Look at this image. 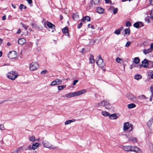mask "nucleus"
I'll return each instance as SVG.
<instances>
[{
    "label": "nucleus",
    "mask_w": 153,
    "mask_h": 153,
    "mask_svg": "<svg viewBox=\"0 0 153 153\" xmlns=\"http://www.w3.org/2000/svg\"><path fill=\"white\" fill-rule=\"evenodd\" d=\"M86 90L84 89L75 92H71L65 95L66 97L70 98L72 97L79 96L85 93Z\"/></svg>",
    "instance_id": "f257e3e1"
},
{
    "label": "nucleus",
    "mask_w": 153,
    "mask_h": 153,
    "mask_svg": "<svg viewBox=\"0 0 153 153\" xmlns=\"http://www.w3.org/2000/svg\"><path fill=\"white\" fill-rule=\"evenodd\" d=\"M97 106L102 107H105L106 109H108L110 107L109 101L108 100H104L99 102L97 105Z\"/></svg>",
    "instance_id": "f03ea898"
},
{
    "label": "nucleus",
    "mask_w": 153,
    "mask_h": 153,
    "mask_svg": "<svg viewBox=\"0 0 153 153\" xmlns=\"http://www.w3.org/2000/svg\"><path fill=\"white\" fill-rule=\"evenodd\" d=\"M18 74L16 72L12 71L7 74V77L12 80H14L17 77Z\"/></svg>",
    "instance_id": "7ed1b4c3"
},
{
    "label": "nucleus",
    "mask_w": 153,
    "mask_h": 153,
    "mask_svg": "<svg viewBox=\"0 0 153 153\" xmlns=\"http://www.w3.org/2000/svg\"><path fill=\"white\" fill-rule=\"evenodd\" d=\"M96 63L100 67L102 68V70H105V68H104L105 66V64L103 62V59L100 55L98 56V59L96 62Z\"/></svg>",
    "instance_id": "20e7f679"
},
{
    "label": "nucleus",
    "mask_w": 153,
    "mask_h": 153,
    "mask_svg": "<svg viewBox=\"0 0 153 153\" xmlns=\"http://www.w3.org/2000/svg\"><path fill=\"white\" fill-rule=\"evenodd\" d=\"M43 146L47 148L48 149H55L56 147L50 143L47 140H43L42 143Z\"/></svg>",
    "instance_id": "39448f33"
},
{
    "label": "nucleus",
    "mask_w": 153,
    "mask_h": 153,
    "mask_svg": "<svg viewBox=\"0 0 153 153\" xmlns=\"http://www.w3.org/2000/svg\"><path fill=\"white\" fill-rule=\"evenodd\" d=\"M39 65L36 62H32L30 65L29 69L30 71H34L39 68Z\"/></svg>",
    "instance_id": "423d86ee"
},
{
    "label": "nucleus",
    "mask_w": 153,
    "mask_h": 153,
    "mask_svg": "<svg viewBox=\"0 0 153 153\" xmlns=\"http://www.w3.org/2000/svg\"><path fill=\"white\" fill-rule=\"evenodd\" d=\"M39 144L38 143H33L32 146L31 145H29L27 147V149L29 150H34L39 147Z\"/></svg>",
    "instance_id": "0eeeda50"
},
{
    "label": "nucleus",
    "mask_w": 153,
    "mask_h": 153,
    "mask_svg": "<svg viewBox=\"0 0 153 153\" xmlns=\"http://www.w3.org/2000/svg\"><path fill=\"white\" fill-rule=\"evenodd\" d=\"M17 53L15 51H10L9 52L8 56L10 59H13L17 57Z\"/></svg>",
    "instance_id": "6e6552de"
},
{
    "label": "nucleus",
    "mask_w": 153,
    "mask_h": 153,
    "mask_svg": "<svg viewBox=\"0 0 153 153\" xmlns=\"http://www.w3.org/2000/svg\"><path fill=\"white\" fill-rule=\"evenodd\" d=\"M45 23L46 24L47 26L52 30V32H53L54 30H55V25L51 22L48 21H47Z\"/></svg>",
    "instance_id": "1a4fd4ad"
},
{
    "label": "nucleus",
    "mask_w": 153,
    "mask_h": 153,
    "mask_svg": "<svg viewBox=\"0 0 153 153\" xmlns=\"http://www.w3.org/2000/svg\"><path fill=\"white\" fill-rule=\"evenodd\" d=\"M62 82V81L59 79H57L53 81L51 83V86H54L56 85H59Z\"/></svg>",
    "instance_id": "9d476101"
},
{
    "label": "nucleus",
    "mask_w": 153,
    "mask_h": 153,
    "mask_svg": "<svg viewBox=\"0 0 153 153\" xmlns=\"http://www.w3.org/2000/svg\"><path fill=\"white\" fill-rule=\"evenodd\" d=\"M126 96L127 97L129 100L134 102L136 99V97L134 95L128 93L126 94Z\"/></svg>",
    "instance_id": "9b49d317"
},
{
    "label": "nucleus",
    "mask_w": 153,
    "mask_h": 153,
    "mask_svg": "<svg viewBox=\"0 0 153 153\" xmlns=\"http://www.w3.org/2000/svg\"><path fill=\"white\" fill-rule=\"evenodd\" d=\"M127 138H128V140L129 141H131L133 143H136L137 142V139L134 137H133L130 135L127 136L126 135Z\"/></svg>",
    "instance_id": "f8f14e48"
},
{
    "label": "nucleus",
    "mask_w": 153,
    "mask_h": 153,
    "mask_svg": "<svg viewBox=\"0 0 153 153\" xmlns=\"http://www.w3.org/2000/svg\"><path fill=\"white\" fill-rule=\"evenodd\" d=\"M131 126L129 123H126L124 124L123 130L126 131L128 130Z\"/></svg>",
    "instance_id": "ddd939ff"
},
{
    "label": "nucleus",
    "mask_w": 153,
    "mask_h": 153,
    "mask_svg": "<svg viewBox=\"0 0 153 153\" xmlns=\"http://www.w3.org/2000/svg\"><path fill=\"white\" fill-rule=\"evenodd\" d=\"M131 148L132 146H124L123 147V149L125 151L129 152L131 151Z\"/></svg>",
    "instance_id": "4468645a"
},
{
    "label": "nucleus",
    "mask_w": 153,
    "mask_h": 153,
    "mask_svg": "<svg viewBox=\"0 0 153 153\" xmlns=\"http://www.w3.org/2000/svg\"><path fill=\"white\" fill-rule=\"evenodd\" d=\"M26 40L23 38H20L18 39V43L20 45H22L25 43Z\"/></svg>",
    "instance_id": "2eb2a0df"
},
{
    "label": "nucleus",
    "mask_w": 153,
    "mask_h": 153,
    "mask_svg": "<svg viewBox=\"0 0 153 153\" xmlns=\"http://www.w3.org/2000/svg\"><path fill=\"white\" fill-rule=\"evenodd\" d=\"M104 9L100 7H98L96 9V11L98 13H102L104 12Z\"/></svg>",
    "instance_id": "dca6fc26"
},
{
    "label": "nucleus",
    "mask_w": 153,
    "mask_h": 153,
    "mask_svg": "<svg viewBox=\"0 0 153 153\" xmlns=\"http://www.w3.org/2000/svg\"><path fill=\"white\" fill-rule=\"evenodd\" d=\"M63 33L67 36H69V33L68 32V30L67 28L65 27L63 28L62 30Z\"/></svg>",
    "instance_id": "f3484780"
},
{
    "label": "nucleus",
    "mask_w": 153,
    "mask_h": 153,
    "mask_svg": "<svg viewBox=\"0 0 153 153\" xmlns=\"http://www.w3.org/2000/svg\"><path fill=\"white\" fill-rule=\"evenodd\" d=\"M109 118L111 120H115L117 118V117L115 114H113L109 115Z\"/></svg>",
    "instance_id": "a211bd4d"
},
{
    "label": "nucleus",
    "mask_w": 153,
    "mask_h": 153,
    "mask_svg": "<svg viewBox=\"0 0 153 153\" xmlns=\"http://www.w3.org/2000/svg\"><path fill=\"white\" fill-rule=\"evenodd\" d=\"M16 149L19 152L23 151L24 150H26L27 149H28L27 148H26L24 146L19 147Z\"/></svg>",
    "instance_id": "6ab92c4d"
},
{
    "label": "nucleus",
    "mask_w": 153,
    "mask_h": 153,
    "mask_svg": "<svg viewBox=\"0 0 153 153\" xmlns=\"http://www.w3.org/2000/svg\"><path fill=\"white\" fill-rule=\"evenodd\" d=\"M142 63L143 64V67L144 68L147 67L148 65V60L146 59H144L143 61H142Z\"/></svg>",
    "instance_id": "aec40b11"
},
{
    "label": "nucleus",
    "mask_w": 153,
    "mask_h": 153,
    "mask_svg": "<svg viewBox=\"0 0 153 153\" xmlns=\"http://www.w3.org/2000/svg\"><path fill=\"white\" fill-rule=\"evenodd\" d=\"M139 149L138 147L136 146H132V148H131V151H134L137 153H138V152L139 151Z\"/></svg>",
    "instance_id": "412c9836"
},
{
    "label": "nucleus",
    "mask_w": 153,
    "mask_h": 153,
    "mask_svg": "<svg viewBox=\"0 0 153 153\" xmlns=\"http://www.w3.org/2000/svg\"><path fill=\"white\" fill-rule=\"evenodd\" d=\"M152 50L150 49V48H148V49H145L143 50V53L145 54H146L148 53H150L152 52Z\"/></svg>",
    "instance_id": "4be33fe9"
},
{
    "label": "nucleus",
    "mask_w": 153,
    "mask_h": 153,
    "mask_svg": "<svg viewBox=\"0 0 153 153\" xmlns=\"http://www.w3.org/2000/svg\"><path fill=\"white\" fill-rule=\"evenodd\" d=\"M91 21V19L90 17L88 16H84L83 17L82 19V21L83 22H85V21Z\"/></svg>",
    "instance_id": "5701e85b"
},
{
    "label": "nucleus",
    "mask_w": 153,
    "mask_h": 153,
    "mask_svg": "<svg viewBox=\"0 0 153 153\" xmlns=\"http://www.w3.org/2000/svg\"><path fill=\"white\" fill-rule=\"evenodd\" d=\"M73 18L75 20H77L79 19V17L77 13L74 14L73 15Z\"/></svg>",
    "instance_id": "b1692460"
},
{
    "label": "nucleus",
    "mask_w": 153,
    "mask_h": 153,
    "mask_svg": "<svg viewBox=\"0 0 153 153\" xmlns=\"http://www.w3.org/2000/svg\"><path fill=\"white\" fill-rule=\"evenodd\" d=\"M116 61L117 63L120 64H122L123 62V59L118 57L116 58Z\"/></svg>",
    "instance_id": "393cba45"
},
{
    "label": "nucleus",
    "mask_w": 153,
    "mask_h": 153,
    "mask_svg": "<svg viewBox=\"0 0 153 153\" xmlns=\"http://www.w3.org/2000/svg\"><path fill=\"white\" fill-rule=\"evenodd\" d=\"M90 63L92 64L94 62L95 60L93 56L91 54L89 58Z\"/></svg>",
    "instance_id": "a878e982"
},
{
    "label": "nucleus",
    "mask_w": 153,
    "mask_h": 153,
    "mask_svg": "<svg viewBox=\"0 0 153 153\" xmlns=\"http://www.w3.org/2000/svg\"><path fill=\"white\" fill-rule=\"evenodd\" d=\"M134 78L136 80H139L142 78V76L140 74H137L134 75Z\"/></svg>",
    "instance_id": "bb28decb"
},
{
    "label": "nucleus",
    "mask_w": 153,
    "mask_h": 153,
    "mask_svg": "<svg viewBox=\"0 0 153 153\" xmlns=\"http://www.w3.org/2000/svg\"><path fill=\"white\" fill-rule=\"evenodd\" d=\"M136 105L134 103H131L130 104H128L127 105L128 108L129 109L132 108H134L136 107Z\"/></svg>",
    "instance_id": "cd10ccee"
},
{
    "label": "nucleus",
    "mask_w": 153,
    "mask_h": 153,
    "mask_svg": "<svg viewBox=\"0 0 153 153\" xmlns=\"http://www.w3.org/2000/svg\"><path fill=\"white\" fill-rule=\"evenodd\" d=\"M75 121V120L74 119L72 120H68L65 122V125H67L70 124L71 123L74 122Z\"/></svg>",
    "instance_id": "c85d7f7f"
},
{
    "label": "nucleus",
    "mask_w": 153,
    "mask_h": 153,
    "mask_svg": "<svg viewBox=\"0 0 153 153\" xmlns=\"http://www.w3.org/2000/svg\"><path fill=\"white\" fill-rule=\"evenodd\" d=\"M140 61V59L138 57H135L134 59L133 62L136 64H138Z\"/></svg>",
    "instance_id": "c756f323"
},
{
    "label": "nucleus",
    "mask_w": 153,
    "mask_h": 153,
    "mask_svg": "<svg viewBox=\"0 0 153 153\" xmlns=\"http://www.w3.org/2000/svg\"><path fill=\"white\" fill-rule=\"evenodd\" d=\"M150 89L151 90V92L152 93V94L150 96V97L149 99V100L150 101H152V98L153 97V87H150Z\"/></svg>",
    "instance_id": "7c9ffc66"
},
{
    "label": "nucleus",
    "mask_w": 153,
    "mask_h": 153,
    "mask_svg": "<svg viewBox=\"0 0 153 153\" xmlns=\"http://www.w3.org/2000/svg\"><path fill=\"white\" fill-rule=\"evenodd\" d=\"M29 140L32 142H34L36 140L35 137L34 136H32L29 137Z\"/></svg>",
    "instance_id": "2f4dec72"
},
{
    "label": "nucleus",
    "mask_w": 153,
    "mask_h": 153,
    "mask_svg": "<svg viewBox=\"0 0 153 153\" xmlns=\"http://www.w3.org/2000/svg\"><path fill=\"white\" fill-rule=\"evenodd\" d=\"M102 115L105 117H107L109 116V113L105 111H102Z\"/></svg>",
    "instance_id": "473e14b6"
},
{
    "label": "nucleus",
    "mask_w": 153,
    "mask_h": 153,
    "mask_svg": "<svg viewBox=\"0 0 153 153\" xmlns=\"http://www.w3.org/2000/svg\"><path fill=\"white\" fill-rule=\"evenodd\" d=\"M110 8L111 9H113V13L114 14H116L117 12L118 11V9L117 8H114V7L113 6H112L110 7Z\"/></svg>",
    "instance_id": "72a5a7b5"
},
{
    "label": "nucleus",
    "mask_w": 153,
    "mask_h": 153,
    "mask_svg": "<svg viewBox=\"0 0 153 153\" xmlns=\"http://www.w3.org/2000/svg\"><path fill=\"white\" fill-rule=\"evenodd\" d=\"M125 34L126 35H129L130 33V30L129 29H126L124 30Z\"/></svg>",
    "instance_id": "f704fd0d"
},
{
    "label": "nucleus",
    "mask_w": 153,
    "mask_h": 153,
    "mask_svg": "<svg viewBox=\"0 0 153 153\" xmlns=\"http://www.w3.org/2000/svg\"><path fill=\"white\" fill-rule=\"evenodd\" d=\"M27 8V7L23 4H21L19 7V8L21 10L23 9H25Z\"/></svg>",
    "instance_id": "c9c22d12"
},
{
    "label": "nucleus",
    "mask_w": 153,
    "mask_h": 153,
    "mask_svg": "<svg viewBox=\"0 0 153 153\" xmlns=\"http://www.w3.org/2000/svg\"><path fill=\"white\" fill-rule=\"evenodd\" d=\"M65 86H65H64L63 85L58 86L57 87L59 91L63 89L65 87Z\"/></svg>",
    "instance_id": "e433bc0d"
},
{
    "label": "nucleus",
    "mask_w": 153,
    "mask_h": 153,
    "mask_svg": "<svg viewBox=\"0 0 153 153\" xmlns=\"http://www.w3.org/2000/svg\"><path fill=\"white\" fill-rule=\"evenodd\" d=\"M133 26L134 27H135L136 28H139V27L138 22H136V23H134L133 25Z\"/></svg>",
    "instance_id": "4c0bfd02"
},
{
    "label": "nucleus",
    "mask_w": 153,
    "mask_h": 153,
    "mask_svg": "<svg viewBox=\"0 0 153 153\" xmlns=\"http://www.w3.org/2000/svg\"><path fill=\"white\" fill-rule=\"evenodd\" d=\"M92 2L95 4L98 5L99 2V0H92Z\"/></svg>",
    "instance_id": "58836bf2"
},
{
    "label": "nucleus",
    "mask_w": 153,
    "mask_h": 153,
    "mask_svg": "<svg viewBox=\"0 0 153 153\" xmlns=\"http://www.w3.org/2000/svg\"><path fill=\"white\" fill-rule=\"evenodd\" d=\"M139 97V98L140 100L146 99L147 98V97L144 95H142Z\"/></svg>",
    "instance_id": "ea45409f"
},
{
    "label": "nucleus",
    "mask_w": 153,
    "mask_h": 153,
    "mask_svg": "<svg viewBox=\"0 0 153 153\" xmlns=\"http://www.w3.org/2000/svg\"><path fill=\"white\" fill-rule=\"evenodd\" d=\"M5 129V128L3 124H0V130H4Z\"/></svg>",
    "instance_id": "a19ab883"
},
{
    "label": "nucleus",
    "mask_w": 153,
    "mask_h": 153,
    "mask_svg": "<svg viewBox=\"0 0 153 153\" xmlns=\"http://www.w3.org/2000/svg\"><path fill=\"white\" fill-rule=\"evenodd\" d=\"M120 31L119 29L116 30L114 32V33L117 35L120 34Z\"/></svg>",
    "instance_id": "79ce46f5"
},
{
    "label": "nucleus",
    "mask_w": 153,
    "mask_h": 153,
    "mask_svg": "<svg viewBox=\"0 0 153 153\" xmlns=\"http://www.w3.org/2000/svg\"><path fill=\"white\" fill-rule=\"evenodd\" d=\"M145 21L146 22H147L148 23H150V22L149 21V16H147V17H146L145 18Z\"/></svg>",
    "instance_id": "37998d69"
},
{
    "label": "nucleus",
    "mask_w": 153,
    "mask_h": 153,
    "mask_svg": "<svg viewBox=\"0 0 153 153\" xmlns=\"http://www.w3.org/2000/svg\"><path fill=\"white\" fill-rule=\"evenodd\" d=\"M47 72V70H43L41 72V74L42 75L45 74H46Z\"/></svg>",
    "instance_id": "c03bdc74"
},
{
    "label": "nucleus",
    "mask_w": 153,
    "mask_h": 153,
    "mask_svg": "<svg viewBox=\"0 0 153 153\" xmlns=\"http://www.w3.org/2000/svg\"><path fill=\"white\" fill-rule=\"evenodd\" d=\"M21 24L22 25V27H24L25 29L26 30H27L28 28V26H26L25 24H23L21 22Z\"/></svg>",
    "instance_id": "a18cd8bd"
},
{
    "label": "nucleus",
    "mask_w": 153,
    "mask_h": 153,
    "mask_svg": "<svg viewBox=\"0 0 153 153\" xmlns=\"http://www.w3.org/2000/svg\"><path fill=\"white\" fill-rule=\"evenodd\" d=\"M139 28L143 27L144 25V24L142 22H138Z\"/></svg>",
    "instance_id": "49530a36"
},
{
    "label": "nucleus",
    "mask_w": 153,
    "mask_h": 153,
    "mask_svg": "<svg viewBox=\"0 0 153 153\" xmlns=\"http://www.w3.org/2000/svg\"><path fill=\"white\" fill-rule=\"evenodd\" d=\"M126 25L127 27H130L131 25V24L130 22H126Z\"/></svg>",
    "instance_id": "de8ad7c7"
},
{
    "label": "nucleus",
    "mask_w": 153,
    "mask_h": 153,
    "mask_svg": "<svg viewBox=\"0 0 153 153\" xmlns=\"http://www.w3.org/2000/svg\"><path fill=\"white\" fill-rule=\"evenodd\" d=\"M82 22H81L80 23L78 24L77 25V28L78 29H80L81 27L82 26Z\"/></svg>",
    "instance_id": "09e8293b"
},
{
    "label": "nucleus",
    "mask_w": 153,
    "mask_h": 153,
    "mask_svg": "<svg viewBox=\"0 0 153 153\" xmlns=\"http://www.w3.org/2000/svg\"><path fill=\"white\" fill-rule=\"evenodd\" d=\"M131 43V42H129V41L127 42L125 45V46H126L127 47H128L130 45V44Z\"/></svg>",
    "instance_id": "8fccbe9b"
},
{
    "label": "nucleus",
    "mask_w": 153,
    "mask_h": 153,
    "mask_svg": "<svg viewBox=\"0 0 153 153\" xmlns=\"http://www.w3.org/2000/svg\"><path fill=\"white\" fill-rule=\"evenodd\" d=\"M78 80H74L73 82V85H76V84L78 82Z\"/></svg>",
    "instance_id": "3c124183"
},
{
    "label": "nucleus",
    "mask_w": 153,
    "mask_h": 153,
    "mask_svg": "<svg viewBox=\"0 0 153 153\" xmlns=\"http://www.w3.org/2000/svg\"><path fill=\"white\" fill-rule=\"evenodd\" d=\"M94 42V40L92 39L91 40V41L90 42V44L91 45H93Z\"/></svg>",
    "instance_id": "603ef678"
},
{
    "label": "nucleus",
    "mask_w": 153,
    "mask_h": 153,
    "mask_svg": "<svg viewBox=\"0 0 153 153\" xmlns=\"http://www.w3.org/2000/svg\"><path fill=\"white\" fill-rule=\"evenodd\" d=\"M28 2V3L30 4L32 3V0H26Z\"/></svg>",
    "instance_id": "864d4df0"
},
{
    "label": "nucleus",
    "mask_w": 153,
    "mask_h": 153,
    "mask_svg": "<svg viewBox=\"0 0 153 153\" xmlns=\"http://www.w3.org/2000/svg\"><path fill=\"white\" fill-rule=\"evenodd\" d=\"M105 1L106 3H110L111 2V1L110 0H105Z\"/></svg>",
    "instance_id": "5fc2aeb1"
},
{
    "label": "nucleus",
    "mask_w": 153,
    "mask_h": 153,
    "mask_svg": "<svg viewBox=\"0 0 153 153\" xmlns=\"http://www.w3.org/2000/svg\"><path fill=\"white\" fill-rule=\"evenodd\" d=\"M19 152L17 150V149L14 150L13 152L11 153H18Z\"/></svg>",
    "instance_id": "6e6d98bb"
},
{
    "label": "nucleus",
    "mask_w": 153,
    "mask_h": 153,
    "mask_svg": "<svg viewBox=\"0 0 153 153\" xmlns=\"http://www.w3.org/2000/svg\"><path fill=\"white\" fill-rule=\"evenodd\" d=\"M150 49H151V50H153V43H152L150 45Z\"/></svg>",
    "instance_id": "4d7b16f0"
},
{
    "label": "nucleus",
    "mask_w": 153,
    "mask_h": 153,
    "mask_svg": "<svg viewBox=\"0 0 153 153\" xmlns=\"http://www.w3.org/2000/svg\"><path fill=\"white\" fill-rule=\"evenodd\" d=\"M6 15H4V16H3L2 17V19L3 20H5L6 19Z\"/></svg>",
    "instance_id": "13d9d810"
},
{
    "label": "nucleus",
    "mask_w": 153,
    "mask_h": 153,
    "mask_svg": "<svg viewBox=\"0 0 153 153\" xmlns=\"http://www.w3.org/2000/svg\"><path fill=\"white\" fill-rule=\"evenodd\" d=\"M149 2L150 4L153 5V0H150Z\"/></svg>",
    "instance_id": "bf43d9fd"
},
{
    "label": "nucleus",
    "mask_w": 153,
    "mask_h": 153,
    "mask_svg": "<svg viewBox=\"0 0 153 153\" xmlns=\"http://www.w3.org/2000/svg\"><path fill=\"white\" fill-rule=\"evenodd\" d=\"M21 30L20 29H18V30H17V32L16 33L17 34H19V33H20V32H21Z\"/></svg>",
    "instance_id": "052dcab7"
},
{
    "label": "nucleus",
    "mask_w": 153,
    "mask_h": 153,
    "mask_svg": "<svg viewBox=\"0 0 153 153\" xmlns=\"http://www.w3.org/2000/svg\"><path fill=\"white\" fill-rule=\"evenodd\" d=\"M11 5L12 6V7L14 9H16V5H15L13 4H11Z\"/></svg>",
    "instance_id": "680f3d73"
},
{
    "label": "nucleus",
    "mask_w": 153,
    "mask_h": 153,
    "mask_svg": "<svg viewBox=\"0 0 153 153\" xmlns=\"http://www.w3.org/2000/svg\"><path fill=\"white\" fill-rule=\"evenodd\" d=\"M11 45V43H10L9 42H8L7 43V45L8 46H10Z\"/></svg>",
    "instance_id": "e2e57ef3"
},
{
    "label": "nucleus",
    "mask_w": 153,
    "mask_h": 153,
    "mask_svg": "<svg viewBox=\"0 0 153 153\" xmlns=\"http://www.w3.org/2000/svg\"><path fill=\"white\" fill-rule=\"evenodd\" d=\"M123 29V27H121L120 29H118L120 30V31L121 32V30H122Z\"/></svg>",
    "instance_id": "0e129e2a"
},
{
    "label": "nucleus",
    "mask_w": 153,
    "mask_h": 153,
    "mask_svg": "<svg viewBox=\"0 0 153 153\" xmlns=\"http://www.w3.org/2000/svg\"><path fill=\"white\" fill-rule=\"evenodd\" d=\"M151 121L150 120H149L148 122V125H149V124H151Z\"/></svg>",
    "instance_id": "69168bd1"
},
{
    "label": "nucleus",
    "mask_w": 153,
    "mask_h": 153,
    "mask_svg": "<svg viewBox=\"0 0 153 153\" xmlns=\"http://www.w3.org/2000/svg\"><path fill=\"white\" fill-rule=\"evenodd\" d=\"M90 28H91L92 29H94V26L93 25H91L90 27Z\"/></svg>",
    "instance_id": "338daca9"
},
{
    "label": "nucleus",
    "mask_w": 153,
    "mask_h": 153,
    "mask_svg": "<svg viewBox=\"0 0 153 153\" xmlns=\"http://www.w3.org/2000/svg\"><path fill=\"white\" fill-rule=\"evenodd\" d=\"M3 40L1 39L0 38V43H1L2 42Z\"/></svg>",
    "instance_id": "774afa93"
}]
</instances>
